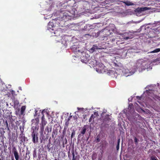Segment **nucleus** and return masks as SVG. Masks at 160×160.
Listing matches in <instances>:
<instances>
[{
  "label": "nucleus",
  "mask_w": 160,
  "mask_h": 160,
  "mask_svg": "<svg viewBox=\"0 0 160 160\" xmlns=\"http://www.w3.org/2000/svg\"><path fill=\"white\" fill-rule=\"evenodd\" d=\"M150 9V8H147L146 7L143 8H138L135 10V12L136 13L137 16L139 15V14H140V16H141L142 14V12L149 10Z\"/></svg>",
  "instance_id": "obj_6"
},
{
  "label": "nucleus",
  "mask_w": 160,
  "mask_h": 160,
  "mask_svg": "<svg viewBox=\"0 0 160 160\" xmlns=\"http://www.w3.org/2000/svg\"><path fill=\"white\" fill-rule=\"evenodd\" d=\"M52 128L51 126H48L46 127L45 129V131L47 132V135H48L49 133L51 132L52 131Z\"/></svg>",
  "instance_id": "obj_16"
},
{
  "label": "nucleus",
  "mask_w": 160,
  "mask_h": 160,
  "mask_svg": "<svg viewBox=\"0 0 160 160\" xmlns=\"http://www.w3.org/2000/svg\"><path fill=\"white\" fill-rule=\"evenodd\" d=\"M87 128H86V126H84L82 128V129L80 132V133L78 135V137L81 135V134H82L83 135H84L85 133L86 132V130Z\"/></svg>",
  "instance_id": "obj_14"
},
{
  "label": "nucleus",
  "mask_w": 160,
  "mask_h": 160,
  "mask_svg": "<svg viewBox=\"0 0 160 160\" xmlns=\"http://www.w3.org/2000/svg\"><path fill=\"white\" fill-rule=\"evenodd\" d=\"M19 90H22V88H21V87H19Z\"/></svg>",
  "instance_id": "obj_40"
},
{
  "label": "nucleus",
  "mask_w": 160,
  "mask_h": 160,
  "mask_svg": "<svg viewBox=\"0 0 160 160\" xmlns=\"http://www.w3.org/2000/svg\"><path fill=\"white\" fill-rule=\"evenodd\" d=\"M74 155H73V159L72 160H75V159H74Z\"/></svg>",
  "instance_id": "obj_42"
},
{
  "label": "nucleus",
  "mask_w": 160,
  "mask_h": 160,
  "mask_svg": "<svg viewBox=\"0 0 160 160\" xmlns=\"http://www.w3.org/2000/svg\"><path fill=\"white\" fill-rule=\"evenodd\" d=\"M12 160H13V159H12Z\"/></svg>",
  "instance_id": "obj_52"
},
{
  "label": "nucleus",
  "mask_w": 160,
  "mask_h": 160,
  "mask_svg": "<svg viewBox=\"0 0 160 160\" xmlns=\"http://www.w3.org/2000/svg\"><path fill=\"white\" fill-rule=\"evenodd\" d=\"M73 118H75V116H73Z\"/></svg>",
  "instance_id": "obj_46"
},
{
  "label": "nucleus",
  "mask_w": 160,
  "mask_h": 160,
  "mask_svg": "<svg viewBox=\"0 0 160 160\" xmlns=\"http://www.w3.org/2000/svg\"><path fill=\"white\" fill-rule=\"evenodd\" d=\"M13 153L16 160H19V155L15 147L13 148Z\"/></svg>",
  "instance_id": "obj_12"
},
{
  "label": "nucleus",
  "mask_w": 160,
  "mask_h": 160,
  "mask_svg": "<svg viewBox=\"0 0 160 160\" xmlns=\"http://www.w3.org/2000/svg\"><path fill=\"white\" fill-rule=\"evenodd\" d=\"M124 38V39L127 40L129 38L128 37H125V38Z\"/></svg>",
  "instance_id": "obj_31"
},
{
  "label": "nucleus",
  "mask_w": 160,
  "mask_h": 160,
  "mask_svg": "<svg viewBox=\"0 0 160 160\" xmlns=\"http://www.w3.org/2000/svg\"><path fill=\"white\" fill-rule=\"evenodd\" d=\"M124 3L127 6H131L133 5H134L132 2H130L129 1L127 0L124 2Z\"/></svg>",
  "instance_id": "obj_17"
},
{
  "label": "nucleus",
  "mask_w": 160,
  "mask_h": 160,
  "mask_svg": "<svg viewBox=\"0 0 160 160\" xmlns=\"http://www.w3.org/2000/svg\"><path fill=\"white\" fill-rule=\"evenodd\" d=\"M96 71L99 73H102L106 72V67L102 63H99L97 66Z\"/></svg>",
  "instance_id": "obj_5"
},
{
  "label": "nucleus",
  "mask_w": 160,
  "mask_h": 160,
  "mask_svg": "<svg viewBox=\"0 0 160 160\" xmlns=\"http://www.w3.org/2000/svg\"><path fill=\"white\" fill-rule=\"evenodd\" d=\"M152 62L149 60H144L143 59H139L137 61L134 65L135 69L133 71H130L128 69H125L122 71V72L126 77L131 76L133 74L136 69L138 70L139 72H142L145 70L148 71L152 69Z\"/></svg>",
  "instance_id": "obj_1"
},
{
  "label": "nucleus",
  "mask_w": 160,
  "mask_h": 160,
  "mask_svg": "<svg viewBox=\"0 0 160 160\" xmlns=\"http://www.w3.org/2000/svg\"><path fill=\"white\" fill-rule=\"evenodd\" d=\"M130 105H130V104L129 105V106H130Z\"/></svg>",
  "instance_id": "obj_51"
},
{
  "label": "nucleus",
  "mask_w": 160,
  "mask_h": 160,
  "mask_svg": "<svg viewBox=\"0 0 160 160\" xmlns=\"http://www.w3.org/2000/svg\"><path fill=\"white\" fill-rule=\"evenodd\" d=\"M135 142H137V139L136 138H135Z\"/></svg>",
  "instance_id": "obj_34"
},
{
  "label": "nucleus",
  "mask_w": 160,
  "mask_h": 160,
  "mask_svg": "<svg viewBox=\"0 0 160 160\" xmlns=\"http://www.w3.org/2000/svg\"><path fill=\"white\" fill-rule=\"evenodd\" d=\"M132 98H129V99H128V101H129V102H130V101H131V100H132Z\"/></svg>",
  "instance_id": "obj_35"
},
{
  "label": "nucleus",
  "mask_w": 160,
  "mask_h": 160,
  "mask_svg": "<svg viewBox=\"0 0 160 160\" xmlns=\"http://www.w3.org/2000/svg\"><path fill=\"white\" fill-rule=\"evenodd\" d=\"M72 48L73 51L76 53H77V52H80V50L77 49V46L75 45H73L72 46Z\"/></svg>",
  "instance_id": "obj_15"
},
{
  "label": "nucleus",
  "mask_w": 160,
  "mask_h": 160,
  "mask_svg": "<svg viewBox=\"0 0 160 160\" xmlns=\"http://www.w3.org/2000/svg\"><path fill=\"white\" fill-rule=\"evenodd\" d=\"M151 159L152 160H157V158L155 157H152Z\"/></svg>",
  "instance_id": "obj_27"
},
{
  "label": "nucleus",
  "mask_w": 160,
  "mask_h": 160,
  "mask_svg": "<svg viewBox=\"0 0 160 160\" xmlns=\"http://www.w3.org/2000/svg\"><path fill=\"white\" fill-rule=\"evenodd\" d=\"M14 93H15L14 91H13V90H12V94H14Z\"/></svg>",
  "instance_id": "obj_33"
},
{
  "label": "nucleus",
  "mask_w": 160,
  "mask_h": 160,
  "mask_svg": "<svg viewBox=\"0 0 160 160\" xmlns=\"http://www.w3.org/2000/svg\"><path fill=\"white\" fill-rule=\"evenodd\" d=\"M26 109L25 106H22L21 108V112L22 114L25 111Z\"/></svg>",
  "instance_id": "obj_21"
},
{
  "label": "nucleus",
  "mask_w": 160,
  "mask_h": 160,
  "mask_svg": "<svg viewBox=\"0 0 160 160\" xmlns=\"http://www.w3.org/2000/svg\"><path fill=\"white\" fill-rule=\"evenodd\" d=\"M113 65L115 66L116 67V69L117 71L115 70V68H113L111 70H109L107 72V73L109 75L111 76L112 77H117L118 75V67H119V65L115 63H113Z\"/></svg>",
  "instance_id": "obj_4"
},
{
  "label": "nucleus",
  "mask_w": 160,
  "mask_h": 160,
  "mask_svg": "<svg viewBox=\"0 0 160 160\" xmlns=\"http://www.w3.org/2000/svg\"><path fill=\"white\" fill-rule=\"evenodd\" d=\"M72 117V115H71V113L70 114V116L69 117H70L71 118Z\"/></svg>",
  "instance_id": "obj_37"
},
{
  "label": "nucleus",
  "mask_w": 160,
  "mask_h": 160,
  "mask_svg": "<svg viewBox=\"0 0 160 160\" xmlns=\"http://www.w3.org/2000/svg\"><path fill=\"white\" fill-rule=\"evenodd\" d=\"M41 119V123L40 124V135L41 136L40 139H42V140L43 139L44 140L45 138V136L43 134V132L44 129V127L47 123V122L45 120L44 116L43 115L42 116Z\"/></svg>",
  "instance_id": "obj_2"
},
{
  "label": "nucleus",
  "mask_w": 160,
  "mask_h": 160,
  "mask_svg": "<svg viewBox=\"0 0 160 160\" xmlns=\"http://www.w3.org/2000/svg\"><path fill=\"white\" fill-rule=\"evenodd\" d=\"M92 26L91 25H90L89 24L88 25H86V27L87 28L88 27H90V26Z\"/></svg>",
  "instance_id": "obj_32"
},
{
  "label": "nucleus",
  "mask_w": 160,
  "mask_h": 160,
  "mask_svg": "<svg viewBox=\"0 0 160 160\" xmlns=\"http://www.w3.org/2000/svg\"><path fill=\"white\" fill-rule=\"evenodd\" d=\"M158 23L159 24L160 23V22H155L154 24H157Z\"/></svg>",
  "instance_id": "obj_29"
},
{
  "label": "nucleus",
  "mask_w": 160,
  "mask_h": 160,
  "mask_svg": "<svg viewBox=\"0 0 160 160\" xmlns=\"http://www.w3.org/2000/svg\"><path fill=\"white\" fill-rule=\"evenodd\" d=\"M94 115H96V116H98V113L97 112H94Z\"/></svg>",
  "instance_id": "obj_28"
},
{
  "label": "nucleus",
  "mask_w": 160,
  "mask_h": 160,
  "mask_svg": "<svg viewBox=\"0 0 160 160\" xmlns=\"http://www.w3.org/2000/svg\"><path fill=\"white\" fill-rule=\"evenodd\" d=\"M149 88L148 90H147L145 92H144L142 96L141 97L137 96L136 97L139 100H141L142 97H145V96L146 97H148V96H150L152 97L153 98L155 99V96L153 94V93L151 92L153 91L154 90L152 88H151L150 86L148 87V88Z\"/></svg>",
  "instance_id": "obj_3"
},
{
  "label": "nucleus",
  "mask_w": 160,
  "mask_h": 160,
  "mask_svg": "<svg viewBox=\"0 0 160 160\" xmlns=\"http://www.w3.org/2000/svg\"><path fill=\"white\" fill-rule=\"evenodd\" d=\"M94 118V116L92 114L91 116L89 119V122H91V121Z\"/></svg>",
  "instance_id": "obj_26"
},
{
  "label": "nucleus",
  "mask_w": 160,
  "mask_h": 160,
  "mask_svg": "<svg viewBox=\"0 0 160 160\" xmlns=\"http://www.w3.org/2000/svg\"><path fill=\"white\" fill-rule=\"evenodd\" d=\"M118 37H117V38H116V37L111 38L110 39V40L111 41V42H114L115 41H118Z\"/></svg>",
  "instance_id": "obj_20"
},
{
  "label": "nucleus",
  "mask_w": 160,
  "mask_h": 160,
  "mask_svg": "<svg viewBox=\"0 0 160 160\" xmlns=\"http://www.w3.org/2000/svg\"><path fill=\"white\" fill-rule=\"evenodd\" d=\"M119 141H120V139H119L118 140V143H119Z\"/></svg>",
  "instance_id": "obj_44"
},
{
  "label": "nucleus",
  "mask_w": 160,
  "mask_h": 160,
  "mask_svg": "<svg viewBox=\"0 0 160 160\" xmlns=\"http://www.w3.org/2000/svg\"><path fill=\"white\" fill-rule=\"evenodd\" d=\"M75 134V132L74 130H73L71 135V138H72L74 136Z\"/></svg>",
  "instance_id": "obj_23"
},
{
  "label": "nucleus",
  "mask_w": 160,
  "mask_h": 160,
  "mask_svg": "<svg viewBox=\"0 0 160 160\" xmlns=\"http://www.w3.org/2000/svg\"><path fill=\"white\" fill-rule=\"evenodd\" d=\"M149 24V25H153V24H151V23H150Z\"/></svg>",
  "instance_id": "obj_45"
},
{
  "label": "nucleus",
  "mask_w": 160,
  "mask_h": 160,
  "mask_svg": "<svg viewBox=\"0 0 160 160\" xmlns=\"http://www.w3.org/2000/svg\"><path fill=\"white\" fill-rule=\"evenodd\" d=\"M77 109L78 111H81L82 112H83L84 111L83 110L84 109L83 108H78Z\"/></svg>",
  "instance_id": "obj_24"
},
{
  "label": "nucleus",
  "mask_w": 160,
  "mask_h": 160,
  "mask_svg": "<svg viewBox=\"0 0 160 160\" xmlns=\"http://www.w3.org/2000/svg\"><path fill=\"white\" fill-rule=\"evenodd\" d=\"M160 44V43H159L158 44H157V45H156V46H159Z\"/></svg>",
  "instance_id": "obj_43"
},
{
  "label": "nucleus",
  "mask_w": 160,
  "mask_h": 160,
  "mask_svg": "<svg viewBox=\"0 0 160 160\" xmlns=\"http://www.w3.org/2000/svg\"><path fill=\"white\" fill-rule=\"evenodd\" d=\"M46 134V133H45V132H44V134Z\"/></svg>",
  "instance_id": "obj_49"
},
{
  "label": "nucleus",
  "mask_w": 160,
  "mask_h": 160,
  "mask_svg": "<svg viewBox=\"0 0 160 160\" xmlns=\"http://www.w3.org/2000/svg\"><path fill=\"white\" fill-rule=\"evenodd\" d=\"M68 122H66V123H65V124L67 125H68Z\"/></svg>",
  "instance_id": "obj_38"
},
{
  "label": "nucleus",
  "mask_w": 160,
  "mask_h": 160,
  "mask_svg": "<svg viewBox=\"0 0 160 160\" xmlns=\"http://www.w3.org/2000/svg\"><path fill=\"white\" fill-rule=\"evenodd\" d=\"M143 20V19H142L140 21H137V23H139L140 22H141Z\"/></svg>",
  "instance_id": "obj_36"
},
{
  "label": "nucleus",
  "mask_w": 160,
  "mask_h": 160,
  "mask_svg": "<svg viewBox=\"0 0 160 160\" xmlns=\"http://www.w3.org/2000/svg\"><path fill=\"white\" fill-rule=\"evenodd\" d=\"M71 119V118L70 117H69L67 119L68 121V122Z\"/></svg>",
  "instance_id": "obj_30"
},
{
  "label": "nucleus",
  "mask_w": 160,
  "mask_h": 160,
  "mask_svg": "<svg viewBox=\"0 0 160 160\" xmlns=\"http://www.w3.org/2000/svg\"><path fill=\"white\" fill-rule=\"evenodd\" d=\"M6 122H7V125H8V123H7V121H6Z\"/></svg>",
  "instance_id": "obj_47"
},
{
  "label": "nucleus",
  "mask_w": 160,
  "mask_h": 160,
  "mask_svg": "<svg viewBox=\"0 0 160 160\" xmlns=\"http://www.w3.org/2000/svg\"><path fill=\"white\" fill-rule=\"evenodd\" d=\"M99 35V32H97V33L95 32L94 33H93V36L95 38H97L98 37Z\"/></svg>",
  "instance_id": "obj_22"
},
{
  "label": "nucleus",
  "mask_w": 160,
  "mask_h": 160,
  "mask_svg": "<svg viewBox=\"0 0 160 160\" xmlns=\"http://www.w3.org/2000/svg\"><path fill=\"white\" fill-rule=\"evenodd\" d=\"M158 61H159L158 59H157L154 61L153 62L156 63L155 64V65L158 64V63L159 62H158Z\"/></svg>",
  "instance_id": "obj_25"
},
{
  "label": "nucleus",
  "mask_w": 160,
  "mask_h": 160,
  "mask_svg": "<svg viewBox=\"0 0 160 160\" xmlns=\"http://www.w3.org/2000/svg\"><path fill=\"white\" fill-rule=\"evenodd\" d=\"M160 51V48H158L155 49L154 50L150 52H148V53H154L158 52Z\"/></svg>",
  "instance_id": "obj_18"
},
{
  "label": "nucleus",
  "mask_w": 160,
  "mask_h": 160,
  "mask_svg": "<svg viewBox=\"0 0 160 160\" xmlns=\"http://www.w3.org/2000/svg\"><path fill=\"white\" fill-rule=\"evenodd\" d=\"M32 125H35L36 126L34 127V126H33L32 128H33V129H38V124L39 122V119L38 118H35V119H32Z\"/></svg>",
  "instance_id": "obj_9"
},
{
  "label": "nucleus",
  "mask_w": 160,
  "mask_h": 160,
  "mask_svg": "<svg viewBox=\"0 0 160 160\" xmlns=\"http://www.w3.org/2000/svg\"><path fill=\"white\" fill-rule=\"evenodd\" d=\"M54 25L53 22H49L48 26V29L52 32V31L54 30Z\"/></svg>",
  "instance_id": "obj_11"
},
{
  "label": "nucleus",
  "mask_w": 160,
  "mask_h": 160,
  "mask_svg": "<svg viewBox=\"0 0 160 160\" xmlns=\"http://www.w3.org/2000/svg\"><path fill=\"white\" fill-rule=\"evenodd\" d=\"M118 145L117 146V148H118Z\"/></svg>",
  "instance_id": "obj_48"
},
{
  "label": "nucleus",
  "mask_w": 160,
  "mask_h": 160,
  "mask_svg": "<svg viewBox=\"0 0 160 160\" xmlns=\"http://www.w3.org/2000/svg\"><path fill=\"white\" fill-rule=\"evenodd\" d=\"M104 48H102L99 45L98 46H97V45H94L90 49L91 52H93L94 51L98 49H104Z\"/></svg>",
  "instance_id": "obj_10"
},
{
  "label": "nucleus",
  "mask_w": 160,
  "mask_h": 160,
  "mask_svg": "<svg viewBox=\"0 0 160 160\" xmlns=\"http://www.w3.org/2000/svg\"><path fill=\"white\" fill-rule=\"evenodd\" d=\"M44 111H45V110H43L42 112V113L43 114V113L44 112Z\"/></svg>",
  "instance_id": "obj_39"
},
{
  "label": "nucleus",
  "mask_w": 160,
  "mask_h": 160,
  "mask_svg": "<svg viewBox=\"0 0 160 160\" xmlns=\"http://www.w3.org/2000/svg\"><path fill=\"white\" fill-rule=\"evenodd\" d=\"M138 102H139V103H140V102H139V101H138Z\"/></svg>",
  "instance_id": "obj_50"
},
{
  "label": "nucleus",
  "mask_w": 160,
  "mask_h": 160,
  "mask_svg": "<svg viewBox=\"0 0 160 160\" xmlns=\"http://www.w3.org/2000/svg\"><path fill=\"white\" fill-rule=\"evenodd\" d=\"M35 115H37V111H36V110H35Z\"/></svg>",
  "instance_id": "obj_41"
},
{
  "label": "nucleus",
  "mask_w": 160,
  "mask_h": 160,
  "mask_svg": "<svg viewBox=\"0 0 160 160\" xmlns=\"http://www.w3.org/2000/svg\"><path fill=\"white\" fill-rule=\"evenodd\" d=\"M153 32H150V34L152 33ZM155 34V36H151L150 37L151 38H154L155 39L154 40H160V29H157L154 30L153 32Z\"/></svg>",
  "instance_id": "obj_7"
},
{
  "label": "nucleus",
  "mask_w": 160,
  "mask_h": 160,
  "mask_svg": "<svg viewBox=\"0 0 160 160\" xmlns=\"http://www.w3.org/2000/svg\"><path fill=\"white\" fill-rule=\"evenodd\" d=\"M13 153L16 160H19V155L15 147L13 148Z\"/></svg>",
  "instance_id": "obj_13"
},
{
  "label": "nucleus",
  "mask_w": 160,
  "mask_h": 160,
  "mask_svg": "<svg viewBox=\"0 0 160 160\" xmlns=\"http://www.w3.org/2000/svg\"><path fill=\"white\" fill-rule=\"evenodd\" d=\"M61 32V31L60 29L58 30L55 31L54 32V34L56 36H58V35H60V33Z\"/></svg>",
  "instance_id": "obj_19"
},
{
  "label": "nucleus",
  "mask_w": 160,
  "mask_h": 160,
  "mask_svg": "<svg viewBox=\"0 0 160 160\" xmlns=\"http://www.w3.org/2000/svg\"><path fill=\"white\" fill-rule=\"evenodd\" d=\"M31 137L32 138V141L34 143H36L38 142V138L36 132L34 130H33L31 134Z\"/></svg>",
  "instance_id": "obj_8"
}]
</instances>
